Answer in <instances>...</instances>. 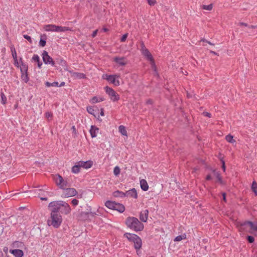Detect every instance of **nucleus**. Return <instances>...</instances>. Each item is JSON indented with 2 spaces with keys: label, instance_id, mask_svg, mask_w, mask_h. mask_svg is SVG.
I'll return each mask as SVG.
<instances>
[{
  "label": "nucleus",
  "instance_id": "16",
  "mask_svg": "<svg viewBox=\"0 0 257 257\" xmlns=\"http://www.w3.org/2000/svg\"><path fill=\"white\" fill-rule=\"evenodd\" d=\"M149 211L146 209L141 212L140 214V220L144 222H147L148 218Z\"/></svg>",
  "mask_w": 257,
  "mask_h": 257
},
{
  "label": "nucleus",
  "instance_id": "1",
  "mask_svg": "<svg viewBox=\"0 0 257 257\" xmlns=\"http://www.w3.org/2000/svg\"><path fill=\"white\" fill-rule=\"evenodd\" d=\"M125 224L128 228L136 232L143 230L144 227V224L135 217H127Z\"/></svg>",
  "mask_w": 257,
  "mask_h": 257
},
{
  "label": "nucleus",
  "instance_id": "40",
  "mask_svg": "<svg viewBox=\"0 0 257 257\" xmlns=\"http://www.w3.org/2000/svg\"><path fill=\"white\" fill-rule=\"evenodd\" d=\"M120 168L118 166H115L113 169L114 175L116 176H118L120 174Z\"/></svg>",
  "mask_w": 257,
  "mask_h": 257
},
{
  "label": "nucleus",
  "instance_id": "52",
  "mask_svg": "<svg viewBox=\"0 0 257 257\" xmlns=\"http://www.w3.org/2000/svg\"><path fill=\"white\" fill-rule=\"evenodd\" d=\"M14 64H15V65L16 66L19 67L20 66H19V64L18 63L17 57H16V59H14Z\"/></svg>",
  "mask_w": 257,
  "mask_h": 257
},
{
  "label": "nucleus",
  "instance_id": "24",
  "mask_svg": "<svg viewBox=\"0 0 257 257\" xmlns=\"http://www.w3.org/2000/svg\"><path fill=\"white\" fill-rule=\"evenodd\" d=\"M140 185L141 189L144 191H147L148 190L149 186L147 182L145 179H142L140 181Z\"/></svg>",
  "mask_w": 257,
  "mask_h": 257
},
{
  "label": "nucleus",
  "instance_id": "55",
  "mask_svg": "<svg viewBox=\"0 0 257 257\" xmlns=\"http://www.w3.org/2000/svg\"><path fill=\"white\" fill-rule=\"evenodd\" d=\"M204 114L205 116L210 117H211V114L207 112H204Z\"/></svg>",
  "mask_w": 257,
  "mask_h": 257
},
{
  "label": "nucleus",
  "instance_id": "51",
  "mask_svg": "<svg viewBox=\"0 0 257 257\" xmlns=\"http://www.w3.org/2000/svg\"><path fill=\"white\" fill-rule=\"evenodd\" d=\"M88 214L89 216H92V217H94V216L98 215L96 212H92L88 213Z\"/></svg>",
  "mask_w": 257,
  "mask_h": 257
},
{
  "label": "nucleus",
  "instance_id": "5",
  "mask_svg": "<svg viewBox=\"0 0 257 257\" xmlns=\"http://www.w3.org/2000/svg\"><path fill=\"white\" fill-rule=\"evenodd\" d=\"M54 179L56 184L62 190L70 186L67 180L64 179L62 176L58 174L55 176Z\"/></svg>",
  "mask_w": 257,
  "mask_h": 257
},
{
  "label": "nucleus",
  "instance_id": "36",
  "mask_svg": "<svg viewBox=\"0 0 257 257\" xmlns=\"http://www.w3.org/2000/svg\"><path fill=\"white\" fill-rule=\"evenodd\" d=\"M73 76L76 77L77 78H80V79H83L85 78V75L83 73H78V72H75L73 74Z\"/></svg>",
  "mask_w": 257,
  "mask_h": 257
},
{
  "label": "nucleus",
  "instance_id": "10",
  "mask_svg": "<svg viewBox=\"0 0 257 257\" xmlns=\"http://www.w3.org/2000/svg\"><path fill=\"white\" fill-rule=\"evenodd\" d=\"M77 193V192L75 189L67 187L63 190L61 197L62 198H68L76 195Z\"/></svg>",
  "mask_w": 257,
  "mask_h": 257
},
{
  "label": "nucleus",
  "instance_id": "63",
  "mask_svg": "<svg viewBox=\"0 0 257 257\" xmlns=\"http://www.w3.org/2000/svg\"><path fill=\"white\" fill-rule=\"evenodd\" d=\"M66 62L64 60H61V64L63 65V64H65Z\"/></svg>",
  "mask_w": 257,
  "mask_h": 257
},
{
  "label": "nucleus",
  "instance_id": "21",
  "mask_svg": "<svg viewBox=\"0 0 257 257\" xmlns=\"http://www.w3.org/2000/svg\"><path fill=\"white\" fill-rule=\"evenodd\" d=\"M32 61L37 63L38 67L41 68L43 64L41 61L39 56L37 54H34L32 57Z\"/></svg>",
  "mask_w": 257,
  "mask_h": 257
},
{
  "label": "nucleus",
  "instance_id": "47",
  "mask_svg": "<svg viewBox=\"0 0 257 257\" xmlns=\"http://www.w3.org/2000/svg\"><path fill=\"white\" fill-rule=\"evenodd\" d=\"M240 25H241V26H245V27H248V28H255V27H256V26H252V25H251V26H248V25H247V24H246V23H240Z\"/></svg>",
  "mask_w": 257,
  "mask_h": 257
},
{
  "label": "nucleus",
  "instance_id": "8",
  "mask_svg": "<svg viewBox=\"0 0 257 257\" xmlns=\"http://www.w3.org/2000/svg\"><path fill=\"white\" fill-rule=\"evenodd\" d=\"M61 200H57L51 202L48 205V209L50 213H59L61 209Z\"/></svg>",
  "mask_w": 257,
  "mask_h": 257
},
{
  "label": "nucleus",
  "instance_id": "54",
  "mask_svg": "<svg viewBox=\"0 0 257 257\" xmlns=\"http://www.w3.org/2000/svg\"><path fill=\"white\" fill-rule=\"evenodd\" d=\"M97 32H98V30H96L95 31H94L93 32V33L92 34V37L93 38H94L96 36Z\"/></svg>",
  "mask_w": 257,
  "mask_h": 257
},
{
  "label": "nucleus",
  "instance_id": "42",
  "mask_svg": "<svg viewBox=\"0 0 257 257\" xmlns=\"http://www.w3.org/2000/svg\"><path fill=\"white\" fill-rule=\"evenodd\" d=\"M1 98H2V103L3 104H5L7 102V97L3 92H2L1 94Z\"/></svg>",
  "mask_w": 257,
  "mask_h": 257
},
{
  "label": "nucleus",
  "instance_id": "6",
  "mask_svg": "<svg viewBox=\"0 0 257 257\" xmlns=\"http://www.w3.org/2000/svg\"><path fill=\"white\" fill-rule=\"evenodd\" d=\"M119 78L120 75L118 74L114 75L106 74L105 76H103V79H106L107 81L113 84L115 86H117L120 85V82L119 80Z\"/></svg>",
  "mask_w": 257,
  "mask_h": 257
},
{
  "label": "nucleus",
  "instance_id": "14",
  "mask_svg": "<svg viewBox=\"0 0 257 257\" xmlns=\"http://www.w3.org/2000/svg\"><path fill=\"white\" fill-rule=\"evenodd\" d=\"M125 197L137 198L138 194L135 188L131 189L125 192Z\"/></svg>",
  "mask_w": 257,
  "mask_h": 257
},
{
  "label": "nucleus",
  "instance_id": "13",
  "mask_svg": "<svg viewBox=\"0 0 257 257\" xmlns=\"http://www.w3.org/2000/svg\"><path fill=\"white\" fill-rule=\"evenodd\" d=\"M47 190L46 186H44L43 189H38L34 190H31L30 193L34 196H37L40 198L42 196H45V190Z\"/></svg>",
  "mask_w": 257,
  "mask_h": 257
},
{
  "label": "nucleus",
  "instance_id": "2",
  "mask_svg": "<svg viewBox=\"0 0 257 257\" xmlns=\"http://www.w3.org/2000/svg\"><path fill=\"white\" fill-rule=\"evenodd\" d=\"M141 52L145 58L150 62L152 69L153 70L155 75H158L157 68L153 56L149 50L145 47L144 43H141Z\"/></svg>",
  "mask_w": 257,
  "mask_h": 257
},
{
  "label": "nucleus",
  "instance_id": "4",
  "mask_svg": "<svg viewBox=\"0 0 257 257\" xmlns=\"http://www.w3.org/2000/svg\"><path fill=\"white\" fill-rule=\"evenodd\" d=\"M44 29L47 32H64L70 31L71 29L67 27H62L53 24L46 25L44 26Z\"/></svg>",
  "mask_w": 257,
  "mask_h": 257
},
{
  "label": "nucleus",
  "instance_id": "28",
  "mask_svg": "<svg viewBox=\"0 0 257 257\" xmlns=\"http://www.w3.org/2000/svg\"><path fill=\"white\" fill-rule=\"evenodd\" d=\"M119 132L124 136H127V131L125 127L122 125H121L118 127Z\"/></svg>",
  "mask_w": 257,
  "mask_h": 257
},
{
  "label": "nucleus",
  "instance_id": "11",
  "mask_svg": "<svg viewBox=\"0 0 257 257\" xmlns=\"http://www.w3.org/2000/svg\"><path fill=\"white\" fill-rule=\"evenodd\" d=\"M42 58L44 63L45 64H49L52 66H55V63L53 61V58L49 55L47 51H43L42 53Z\"/></svg>",
  "mask_w": 257,
  "mask_h": 257
},
{
  "label": "nucleus",
  "instance_id": "59",
  "mask_svg": "<svg viewBox=\"0 0 257 257\" xmlns=\"http://www.w3.org/2000/svg\"><path fill=\"white\" fill-rule=\"evenodd\" d=\"M211 176L210 175H208L206 177V179L207 180H211Z\"/></svg>",
  "mask_w": 257,
  "mask_h": 257
},
{
  "label": "nucleus",
  "instance_id": "56",
  "mask_svg": "<svg viewBox=\"0 0 257 257\" xmlns=\"http://www.w3.org/2000/svg\"><path fill=\"white\" fill-rule=\"evenodd\" d=\"M221 162H222V169H223V171L224 172V171H225V163H224V162L223 161H222V160L221 161Z\"/></svg>",
  "mask_w": 257,
  "mask_h": 257
},
{
  "label": "nucleus",
  "instance_id": "53",
  "mask_svg": "<svg viewBox=\"0 0 257 257\" xmlns=\"http://www.w3.org/2000/svg\"><path fill=\"white\" fill-rule=\"evenodd\" d=\"M216 177L218 179V181L220 183H222V179H221V178L220 176V175L219 174H217V176H216Z\"/></svg>",
  "mask_w": 257,
  "mask_h": 257
},
{
  "label": "nucleus",
  "instance_id": "61",
  "mask_svg": "<svg viewBox=\"0 0 257 257\" xmlns=\"http://www.w3.org/2000/svg\"><path fill=\"white\" fill-rule=\"evenodd\" d=\"M100 115L101 116H104V111H103V109H101V111H100Z\"/></svg>",
  "mask_w": 257,
  "mask_h": 257
},
{
  "label": "nucleus",
  "instance_id": "43",
  "mask_svg": "<svg viewBox=\"0 0 257 257\" xmlns=\"http://www.w3.org/2000/svg\"><path fill=\"white\" fill-rule=\"evenodd\" d=\"M46 41L45 40L41 39L39 42V45L41 47H44L46 45Z\"/></svg>",
  "mask_w": 257,
  "mask_h": 257
},
{
  "label": "nucleus",
  "instance_id": "32",
  "mask_svg": "<svg viewBox=\"0 0 257 257\" xmlns=\"http://www.w3.org/2000/svg\"><path fill=\"white\" fill-rule=\"evenodd\" d=\"M45 85L47 87H58L59 83L57 81L52 83L47 81L45 82Z\"/></svg>",
  "mask_w": 257,
  "mask_h": 257
},
{
  "label": "nucleus",
  "instance_id": "34",
  "mask_svg": "<svg viewBox=\"0 0 257 257\" xmlns=\"http://www.w3.org/2000/svg\"><path fill=\"white\" fill-rule=\"evenodd\" d=\"M251 189L255 195H257V183L255 181H253L251 185Z\"/></svg>",
  "mask_w": 257,
  "mask_h": 257
},
{
  "label": "nucleus",
  "instance_id": "38",
  "mask_svg": "<svg viewBox=\"0 0 257 257\" xmlns=\"http://www.w3.org/2000/svg\"><path fill=\"white\" fill-rule=\"evenodd\" d=\"M201 7L203 10L211 11L212 9L213 6L212 4H210L209 5H202Z\"/></svg>",
  "mask_w": 257,
  "mask_h": 257
},
{
  "label": "nucleus",
  "instance_id": "58",
  "mask_svg": "<svg viewBox=\"0 0 257 257\" xmlns=\"http://www.w3.org/2000/svg\"><path fill=\"white\" fill-rule=\"evenodd\" d=\"M201 41H202L203 42H207V43H208L209 44H210L211 45H213V44L212 43H211L210 41H208L207 40H202Z\"/></svg>",
  "mask_w": 257,
  "mask_h": 257
},
{
  "label": "nucleus",
  "instance_id": "39",
  "mask_svg": "<svg viewBox=\"0 0 257 257\" xmlns=\"http://www.w3.org/2000/svg\"><path fill=\"white\" fill-rule=\"evenodd\" d=\"M87 112L92 115H94V109L93 106H89L87 107Z\"/></svg>",
  "mask_w": 257,
  "mask_h": 257
},
{
  "label": "nucleus",
  "instance_id": "30",
  "mask_svg": "<svg viewBox=\"0 0 257 257\" xmlns=\"http://www.w3.org/2000/svg\"><path fill=\"white\" fill-rule=\"evenodd\" d=\"M21 73L28 72V65L22 62L21 65L20 66Z\"/></svg>",
  "mask_w": 257,
  "mask_h": 257
},
{
  "label": "nucleus",
  "instance_id": "12",
  "mask_svg": "<svg viewBox=\"0 0 257 257\" xmlns=\"http://www.w3.org/2000/svg\"><path fill=\"white\" fill-rule=\"evenodd\" d=\"M60 210L62 213L68 214L71 212V209L70 205L67 202L61 200V209Z\"/></svg>",
  "mask_w": 257,
  "mask_h": 257
},
{
  "label": "nucleus",
  "instance_id": "44",
  "mask_svg": "<svg viewBox=\"0 0 257 257\" xmlns=\"http://www.w3.org/2000/svg\"><path fill=\"white\" fill-rule=\"evenodd\" d=\"M23 37L25 39H27L30 43H32L33 41L30 36L27 35H24Z\"/></svg>",
  "mask_w": 257,
  "mask_h": 257
},
{
  "label": "nucleus",
  "instance_id": "22",
  "mask_svg": "<svg viewBox=\"0 0 257 257\" xmlns=\"http://www.w3.org/2000/svg\"><path fill=\"white\" fill-rule=\"evenodd\" d=\"M124 236L127 238L128 240L133 242L138 236L137 235L133 233H125Z\"/></svg>",
  "mask_w": 257,
  "mask_h": 257
},
{
  "label": "nucleus",
  "instance_id": "33",
  "mask_svg": "<svg viewBox=\"0 0 257 257\" xmlns=\"http://www.w3.org/2000/svg\"><path fill=\"white\" fill-rule=\"evenodd\" d=\"M225 139L227 142L230 143H234L235 141L233 139V137L231 135H228L225 137Z\"/></svg>",
  "mask_w": 257,
  "mask_h": 257
},
{
  "label": "nucleus",
  "instance_id": "64",
  "mask_svg": "<svg viewBox=\"0 0 257 257\" xmlns=\"http://www.w3.org/2000/svg\"><path fill=\"white\" fill-rule=\"evenodd\" d=\"M3 253L2 252V251L0 250V257H3Z\"/></svg>",
  "mask_w": 257,
  "mask_h": 257
},
{
  "label": "nucleus",
  "instance_id": "17",
  "mask_svg": "<svg viewBox=\"0 0 257 257\" xmlns=\"http://www.w3.org/2000/svg\"><path fill=\"white\" fill-rule=\"evenodd\" d=\"M10 252L13 254L15 257H23L24 256V252L21 249H10Z\"/></svg>",
  "mask_w": 257,
  "mask_h": 257
},
{
  "label": "nucleus",
  "instance_id": "27",
  "mask_svg": "<svg viewBox=\"0 0 257 257\" xmlns=\"http://www.w3.org/2000/svg\"><path fill=\"white\" fill-rule=\"evenodd\" d=\"M114 210H117L120 213H122L125 210V208L122 204L117 203Z\"/></svg>",
  "mask_w": 257,
  "mask_h": 257
},
{
  "label": "nucleus",
  "instance_id": "26",
  "mask_svg": "<svg viewBox=\"0 0 257 257\" xmlns=\"http://www.w3.org/2000/svg\"><path fill=\"white\" fill-rule=\"evenodd\" d=\"M113 195L115 197L123 198L125 197V193L119 190L114 191L113 193Z\"/></svg>",
  "mask_w": 257,
  "mask_h": 257
},
{
  "label": "nucleus",
  "instance_id": "23",
  "mask_svg": "<svg viewBox=\"0 0 257 257\" xmlns=\"http://www.w3.org/2000/svg\"><path fill=\"white\" fill-rule=\"evenodd\" d=\"M116 203H117L115 202L108 200L105 203V205L108 208L114 210L116 205Z\"/></svg>",
  "mask_w": 257,
  "mask_h": 257
},
{
  "label": "nucleus",
  "instance_id": "9",
  "mask_svg": "<svg viewBox=\"0 0 257 257\" xmlns=\"http://www.w3.org/2000/svg\"><path fill=\"white\" fill-rule=\"evenodd\" d=\"M113 61L115 64V66L117 68L125 66L128 63V60L125 57H114Z\"/></svg>",
  "mask_w": 257,
  "mask_h": 257
},
{
  "label": "nucleus",
  "instance_id": "37",
  "mask_svg": "<svg viewBox=\"0 0 257 257\" xmlns=\"http://www.w3.org/2000/svg\"><path fill=\"white\" fill-rule=\"evenodd\" d=\"M11 50L12 53V56L14 59H16L17 57V52L14 46H11Z\"/></svg>",
  "mask_w": 257,
  "mask_h": 257
},
{
  "label": "nucleus",
  "instance_id": "48",
  "mask_svg": "<svg viewBox=\"0 0 257 257\" xmlns=\"http://www.w3.org/2000/svg\"><path fill=\"white\" fill-rule=\"evenodd\" d=\"M71 202L74 206H76L78 204V200L76 199H74L72 200Z\"/></svg>",
  "mask_w": 257,
  "mask_h": 257
},
{
  "label": "nucleus",
  "instance_id": "20",
  "mask_svg": "<svg viewBox=\"0 0 257 257\" xmlns=\"http://www.w3.org/2000/svg\"><path fill=\"white\" fill-rule=\"evenodd\" d=\"M247 225H249V226L250 227V228L252 230L257 231V222L253 223L251 221H245V222H243L241 224L242 226H245Z\"/></svg>",
  "mask_w": 257,
  "mask_h": 257
},
{
  "label": "nucleus",
  "instance_id": "18",
  "mask_svg": "<svg viewBox=\"0 0 257 257\" xmlns=\"http://www.w3.org/2000/svg\"><path fill=\"white\" fill-rule=\"evenodd\" d=\"M133 242L134 243V247L137 250H139L141 248L142 245V239L139 236Z\"/></svg>",
  "mask_w": 257,
  "mask_h": 257
},
{
  "label": "nucleus",
  "instance_id": "7",
  "mask_svg": "<svg viewBox=\"0 0 257 257\" xmlns=\"http://www.w3.org/2000/svg\"><path fill=\"white\" fill-rule=\"evenodd\" d=\"M104 89L111 101L114 102L119 100V95L112 88L106 86Z\"/></svg>",
  "mask_w": 257,
  "mask_h": 257
},
{
  "label": "nucleus",
  "instance_id": "3",
  "mask_svg": "<svg viewBox=\"0 0 257 257\" xmlns=\"http://www.w3.org/2000/svg\"><path fill=\"white\" fill-rule=\"evenodd\" d=\"M62 217L60 213H50V216L47 220L49 226H52L55 228H59L62 222Z\"/></svg>",
  "mask_w": 257,
  "mask_h": 257
},
{
  "label": "nucleus",
  "instance_id": "25",
  "mask_svg": "<svg viewBox=\"0 0 257 257\" xmlns=\"http://www.w3.org/2000/svg\"><path fill=\"white\" fill-rule=\"evenodd\" d=\"M104 100V99L103 97H97L96 96H94L89 100V101L91 103H96Z\"/></svg>",
  "mask_w": 257,
  "mask_h": 257
},
{
  "label": "nucleus",
  "instance_id": "35",
  "mask_svg": "<svg viewBox=\"0 0 257 257\" xmlns=\"http://www.w3.org/2000/svg\"><path fill=\"white\" fill-rule=\"evenodd\" d=\"M186 237V235L185 234L180 235L177 236L175 238L174 241H180L182 240L183 239H185Z\"/></svg>",
  "mask_w": 257,
  "mask_h": 257
},
{
  "label": "nucleus",
  "instance_id": "60",
  "mask_svg": "<svg viewBox=\"0 0 257 257\" xmlns=\"http://www.w3.org/2000/svg\"><path fill=\"white\" fill-rule=\"evenodd\" d=\"M65 84V83L64 82H62L60 85H59L58 87H61L64 86Z\"/></svg>",
  "mask_w": 257,
  "mask_h": 257
},
{
  "label": "nucleus",
  "instance_id": "41",
  "mask_svg": "<svg viewBox=\"0 0 257 257\" xmlns=\"http://www.w3.org/2000/svg\"><path fill=\"white\" fill-rule=\"evenodd\" d=\"M14 245L15 246L17 247H22L24 245V243L22 242L18 241H15L14 243Z\"/></svg>",
  "mask_w": 257,
  "mask_h": 257
},
{
  "label": "nucleus",
  "instance_id": "50",
  "mask_svg": "<svg viewBox=\"0 0 257 257\" xmlns=\"http://www.w3.org/2000/svg\"><path fill=\"white\" fill-rule=\"evenodd\" d=\"M148 3L150 6H153L156 3L155 0H148Z\"/></svg>",
  "mask_w": 257,
  "mask_h": 257
},
{
  "label": "nucleus",
  "instance_id": "29",
  "mask_svg": "<svg viewBox=\"0 0 257 257\" xmlns=\"http://www.w3.org/2000/svg\"><path fill=\"white\" fill-rule=\"evenodd\" d=\"M80 167L79 165L78 162H77L75 165L72 168V172L73 173L77 174L80 172Z\"/></svg>",
  "mask_w": 257,
  "mask_h": 257
},
{
  "label": "nucleus",
  "instance_id": "31",
  "mask_svg": "<svg viewBox=\"0 0 257 257\" xmlns=\"http://www.w3.org/2000/svg\"><path fill=\"white\" fill-rule=\"evenodd\" d=\"M21 78L23 81H24L25 83H27L29 80V78L28 77V72L21 73Z\"/></svg>",
  "mask_w": 257,
  "mask_h": 257
},
{
  "label": "nucleus",
  "instance_id": "46",
  "mask_svg": "<svg viewBox=\"0 0 257 257\" xmlns=\"http://www.w3.org/2000/svg\"><path fill=\"white\" fill-rule=\"evenodd\" d=\"M247 240L249 243H252L254 240V237L252 236H248Z\"/></svg>",
  "mask_w": 257,
  "mask_h": 257
},
{
  "label": "nucleus",
  "instance_id": "45",
  "mask_svg": "<svg viewBox=\"0 0 257 257\" xmlns=\"http://www.w3.org/2000/svg\"><path fill=\"white\" fill-rule=\"evenodd\" d=\"M45 116L48 118H51L52 117V113L50 112H46L45 113Z\"/></svg>",
  "mask_w": 257,
  "mask_h": 257
},
{
  "label": "nucleus",
  "instance_id": "15",
  "mask_svg": "<svg viewBox=\"0 0 257 257\" xmlns=\"http://www.w3.org/2000/svg\"><path fill=\"white\" fill-rule=\"evenodd\" d=\"M80 168L88 169L92 167L93 163L91 161H79L78 162Z\"/></svg>",
  "mask_w": 257,
  "mask_h": 257
},
{
  "label": "nucleus",
  "instance_id": "62",
  "mask_svg": "<svg viewBox=\"0 0 257 257\" xmlns=\"http://www.w3.org/2000/svg\"><path fill=\"white\" fill-rule=\"evenodd\" d=\"M40 199L41 200H47L48 198L47 197H40Z\"/></svg>",
  "mask_w": 257,
  "mask_h": 257
},
{
  "label": "nucleus",
  "instance_id": "57",
  "mask_svg": "<svg viewBox=\"0 0 257 257\" xmlns=\"http://www.w3.org/2000/svg\"><path fill=\"white\" fill-rule=\"evenodd\" d=\"M222 197H223V200L226 202V196H225V193H222Z\"/></svg>",
  "mask_w": 257,
  "mask_h": 257
},
{
  "label": "nucleus",
  "instance_id": "49",
  "mask_svg": "<svg viewBox=\"0 0 257 257\" xmlns=\"http://www.w3.org/2000/svg\"><path fill=\"white\" fill-rule=\"evenodd\" d=\"M127 37V34H124L121 38V41L124 42L126 40Z\"/></svg>",
  "mask_w": 257,
  "mask_h": 257
},
{
  "label": "nucleus",
  "instance_id": "19",
  "mask_svg": "<svg viewBox=\"0 0 257 257\" xmlns=\"http://www.w3.org/2000/svg\"><path fill=\"white\" fill-rule=\"evenodd\" d=\"M89 132L92 138H95L99 132V128L95 125H91Z\"/></svg>",
  "mask_w": 257,
  "mask_h": 257
}]
</instances>
